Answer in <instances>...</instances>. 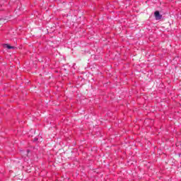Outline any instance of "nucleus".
<instances>
[{
    "label": "nucleus",
    "instance_id": "nucleus-1",
    "mask_svg": "<svg viewBox=\"0 0 181 181\" xmlns=\"http://www.w3.org/2000/svg\"><path fill=\"white\" fill-rule=\"evenodd\" d=\"M154 16H155L156 21H160V19H162V14H160L159 11H155Z\"/></svg>",
    "mask_w": 181,
    "mask_h": 181
},
{
    "label": "nucleus",
    "instance_id": "nucleus-2",
    "mask_svg": "<svg viewBox=\"0 0 181 181\" xmlns=\"http://www.w3.org/2000/svg\"><path fill=\"white\" fill-rule=\"evenodd\" d=\"M4 47H6L8 49H15V47L9 45V44H4Z\"/></svg>",
    "mask_w": 181,
    "mask_h": 181
},
{
    "label": "nucleus",
    "instance_id": "nucleus-3",
    "mask_svg": "<svg viewBox=\"0 0 181 181\" xmlns=\"http://www.w3.org/2000/svg\"><path fill=\"white\" fill-rule=\"evenodd\" d=\"M38 139H37V138H35V139H34V140H33V142H36V141H38Z\"/></svg>",
    "mask_w": 181,
    "mask_h": 181
},
{
    "label": "nucleus",
    "instance_id": "nucleus-4",
    "mask_svg": "<svg viewBox=\"0 0 181 181\" xmlns=\"http://www.w3.org/2000/svg\"><path fill=\"white\" fill-rule=\"evenodd\" d=\"M29 152H30V150L27 149V155H28V153H29Z\"/></svg>",
    "mask_w": 181,
    "mask_h": 181
}]
</instances>
